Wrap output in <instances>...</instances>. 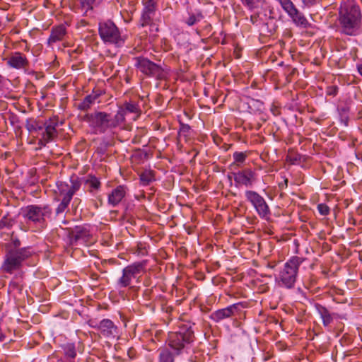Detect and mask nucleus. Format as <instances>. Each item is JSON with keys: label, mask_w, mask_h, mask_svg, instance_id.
<instances>
[{"label": "nucleus", "mask_w": 362, "mask_h": 362, "mask_svg": "<svg viewBox=\"0 0 362 362\" xmlns=\"http://www.w3.org/2000/svg\"><path fill=\"white\" fill-rule=\"evenodd\" d=\"M23 42L27 44V40H24Z\"/></svg>", "instance_id": "61"}, {"label": "nucleus", "mask_w": 362, "mask_h": 362, "mask_svg": "<svg viewBox=\"0 0 362 362\" xmlns=\"http://www.w3.org/2000/svg\"><path fill=\"white\" fill-rule=\"evenodd\" d=\"M250 155V151L239 152L235 151L233 154L234 161L230 164V168L233 169L239 168L245 162L246 158Z\"/></svg>", "instance_id": "25"}, {"label": "nucleus", "mask_w": 362, "mask_h": 362, "mask_svg": "<svg viewBox=\"0 0 362 362\" xmlns=\"http://www.w3.org/2000/svg\"><path fill=\"white\" fill-rule=\"evenodd\" d=\"M67 233L70 245H75L78 243L83 244L90 243L91 234L89 229L85 226H77L74 228H67Z\"/></svg>", "instance_id": "11"}, {"label": "nucleus", "mask_w": 362, "mask_h": 362, "mask_svg": "<svg viewBox=\"0 0 362 362\" xmlns=\"http://www.w3.org/2000/svg\"><path fill=\"white\" fill-rule=\"evenodd\" d=\"M135 66L139 70L148 77H153L158 80L165 78L163 69L157 64L144 57H136Z\"/></svg>", "instance_id": "8"}, {"label": "nucleus", "mask_w": 362, "mask_h": 362, "mask_svg": "<svg viewBox=\"0 0 362 362\" xmlns=\"http://www.w3.org/2000/svg\"><path fill=\"white\" fill-rule=\"evenodd\" d=\"M203 18L204 15L201 11H197V13H189L188 18L185 20V23L189 26H192L200 22Z\"/></svg>", "instance_id": "30"}, {"label": "nucleus", "mask_w": 362, "mask_h": 362, "mask_svg": "<svg viewBox=\"0 0 362 362\" xmlns=\"http://www.w3.org/2000/svg\"><path fill=\"white\" fill-rule=\"evenodd\" d=\"M164 309H165V311L169 313L173 310V308L171 306H166Z\"/></svg>", "instance_id": "52"}, {"label": "nucleus", "mask_w": 362, "mask_h": 362, "mask_svg": "<svg viewBox=\"0 0 362 362\" xmlns=\"http://www.w3.org/2000/svg\"><path fill=\"white\" fill-rule=\"evenodd\" d=\"M57 196L58 197V200L66 199L71 200L73 197L71 194L69 185L64 182H57Z\"/></svg>", "instance_id": "23"}, {"label": "nucleus", "mask_w": 362, "mask_h": 362, "mask_svg": "<svg viewBox=\"0 0 362 362\" xmlns=\"http://www.w3.org/2000/svg\"><path fill=\"white\" fill-rule=\"evenodd\" d=\"M83 120L88 123L96 134H105L107 130L115 129L124 124L122 111L116 112L114 116L105 112L95 111L86 114Z\"/></svg>", "instance_id": "1"}, {"label": "nucleus", "mask_w": 362, "mask_h": 362, "mask_svg": "<svg viewBox=\"0 0 362 362\" xmlns=\"http://www.w3.org/2000/svg\"><path fill=\"white\" fill-rule=\"evenodd\" d=\"M5 339V336L3 333L0 332V341H3Z\"/></svg>", "instance_id": "54"}, {"label": "nucleus", "mask_w": 362, "mask_h": 362, "mask_svg": "<svg viewBox=\"0 0 362 362\" xmlns=\"http://www.w3.org/2000/svg\"><path fill=\"white\" fill-rule=\"evenodd\" d=\"M319 0H302V4L305 7L310 8L315 5Z\"/></svg>", "instance_id": "44"}, {"label": "nucleus", "mask_w": 362, "mask_h": 362, "mask_svg": "<svg viewBox=\"0 0 362 362\" xmlns=\"http://www.w3.org/2000/svg\"><path fill=\"white\" fill-rule=\"evenodd\" d=\"M30 255V252L26 248L9 251L3 264L4 271L11 274L14 270L18 269L21 263Z\"/></svg>", "instance_id": "7"}, {"label": "nucleus", "mask_w": 362, "mask_h": 362, "mask_svg": "<svg viewBox=\"0 0 362 362\" xmlns=\"http://www.w3.org/2000/svg\"><path fill=\"white\" fill-rule=\"evenodd\" d=\"M197 33L201 36H212V25L207 21H204L202 25L197 29Z\"/></svg>", "instance_id": "31"}, {"label": "nucleus", "mask_w": 362, "mask_h": 362, "mask_svg": "<svg viewBox=\"0 0 362 362\" xmlns=\"http://www.w3.org/2000/svg\"><path fill=\"white\" fill-rule=\"evenodd\" d=\"M6 64L11 68L23 70L28 69L30 65V62L26 56L20 52L11 53L7 58Z\"/></svg>", "instance_id": "17"}, {"label": "nucleus", "mask_w": 362, "mask_h": 362, "mask_svg": "<svg viewBox=\"0 0 362 362\" xmlns=\"http://www.w3.org/2000/svg\"><path fill=\"white\" fill-rule=\"evenodd\" d=\"M4 77L0 74V90L4 86Z\"/></svg>", "instance_id": "51"}, {"label": "nucleus", "mask_w": 362, "mask_h": 362, "mask_svg": "<svg viewBox=\"0 0 362 362\" xmlns=\"http://www.w3.org/2000/svg\"><path fill=\"white\" fill-rule=\"evenodd\" d=\"M338 87L337 86H330L327 88V95L335 96L338 93Z\"/></svg>", "instance_id": "43"}, {"label": "nucleus", "mask_w": 362, "mask_h": 362, "mask_svg": "<svg viewBox=\"0 0 362 362\" xmlns=\"http://www.w3.org/2000/svg\"><path fill=\"white\" fill-rule=\"evenodd\" d=\"M340 33L348 36H356L360 33L362 14L358 6H346L341 8L338 18Z\"/></svg>", "instance_id": "3"}, {"label": "nucleus", "mask_w": 362, "mask_h": 362, "mask_svg": "<svg viewBox=\"0 0 362 362\" xmlns=\"http://www.w3.org/2000/svg\"><path fill=\"white\" fill-rule=\"evenodd\" d=\"M245 196L246 200L253 206L261 218H267L270 216L269 206L260 194L255 191L247 190L245 192Z\"/></svg>", "instance_id": "10"}, {"label": "nucleus", "mask_w": 362, "mask_h": 362, "mask_svg": "<svg viewBox=\"0 0 362 362\" xmlns=\"http://www.w3.org/2000/svg\"><path fill=\"white\" fill-rule=\"evenodd\" d=\"M24 50H25V51H26V52H29V50H30V47H29L28 45H26V46H25V47Z\"/></svg>", "instance_id": "57"}, {"label": "nucleus", "mask_w": 362, "mask_h": 362, "mask_svg": "<svg viewBox=\"0 0 362 362\" xmlns=\"http://www.w3.org/2000/svg\"><path fill=\"white\" fill-rule=\"evenodd\" d=\"M106 65L110 66V68H112V66H113L112 64H106Z\"/></svg>", "instance_id": "59"}, {"label": "nucleus", "mask_w": 362, "mask_h": 362, "mask_svg": "<svg viewBox=\"0 0 362 362\" xmlns=\"http://www.w3.org/2000/svg\"><path fill=\"white\" fill-rule=\"evenodd\" d=\"M146 261L136 262L124 267L122 275L118 279L117 284L121 288H126L131 284L132 279L145 271Z\"/></svg>", "instance_id": "9"}, {"label": "nucleus", "mask_w": 362, "mask_h": 362, "mask_svg": "<svg viewBox=\"0 0 362 362\" xmlns=\"http://www.w3.org/2000/svg\"><path fill=\"white\" fill-rule=\"evenodd\" d=\"M250 21L253 24V25H259L262 23V18H260L259 16V13H255L252 15L250 16Z\"/></svg>", "instance_id": "42"}, {"label": "nucleus", "mask_w": 362, "mask_h": 362, "mask_svg": "<svg viewBox=\"0 0 362 362\" xmlns=\"http://www.w3.org/2000/svg\"><path fill=\"white\" fill-rule=\"evenodd\" d=\"M282 9L288 14H291L292 11L296 8V6L291 0H277Z\"/></svg>", "instance_id": "32"}, {"label": "nucleus", "mask_w": 362, "mask_h": 362, "mask_svg": "<svg viewBox=\"0 0 362 362\" xmlns=\"http://www.w3.org/2000/svg\"><path fill=\"white\" fill-rule=\"evenodd\" d=\"M10 286L13 287V288H17L18 287V284L16 282H11Z\"/></svg>", "instance_id": "53"}, {"label": "nucleus", "mask_w": 362, "mask_h": 362, "mask_svg": "<svg viewBox=\"0 0 362 362\" xmlns=\"http://www.w3.org/2000/svg\"><path fill=\"white\" fill-rule=\"evenodd\" d=\"M13 220L7 217L6 216H4L0 220V230H2L5 228H10L13 225Z\"/></svg>", "instance_id": "38"}, {"label": "nucleus", "mask_w": 362, "mask_h": 362, "mask_svg": "<svg viewBox=\"0 0 362 362\" xmlns=\"http://www.w3.org/2000/svg\"><path fill=\"white\" fill-rule=\"evenodd\" d=\"M57 126L58 119L56 117L50 118L45 123V130L42 133V137L38 141V144L40 146H45L57 137Z\"/></svg>", "instance_id": "13"}, {"label": "nucleus", "mask_w": 362, "mask_h": 362, "mask_svg": "<svg viewBox=\"0 0 362 362\" xmlns=\"http://www.w3.org/2000/svg\"><path fill=\"white\" fill-rule=\"evenodd\" d=\"M127 354L130 358L133 359L136 357V351L134 348H130L127 351Z\"/></svg>", "instance_id": "46"}, {"label": "nucleus", "mask_w": 362, "mask_h": 362, "mask_svg": "<svg viewBox=\"0 0 362 362\" xmlns=\"http://www.w3.org/2000/svg\"><path fill=\"white\" fill-rule=\"evenodd\" d=\"M196 352H194V354H195ZM202 354H199V356L197 355H192L190 356V361L193 362H202Z\"/></svg>", "instance_id": "45"}, {"label": "nucleus", "mask_w": 362, "mask_h": 362, "mask_svg": "<svg viewBox=\"0 0 362 362\" xmlns=\"http://www.w3.org/2000/svg\"><path fill=\"white\" fill-rule=\"evenodd\" d=\"M90 325L105 338L114 339L118 337L119 328L110 319H103L99 323L90 322Z\"/></svg>", "instance_id": "12"}, {"label": "nucleus", "mask_w": 362, "mask_h": 362, "mask_svg": "<svg viewBox=\"0 0 362 362\" xmlns=\"http://www.w3.org/2000/svg\"><path fill=\"white\" fill-rule=\"evenodd\" d=\"M142 3L144 8L140 22L141 25L144 27L151 23L157 9L158 0H142Z\"/></svg>", "instance_id": "16"}, {"label": "nucleus", "mask_w": 362, "mask_h": 362, "mask_svg": "<svg viewBox=\"0 0 362 362\" xmlns=\"http://www.w3.org/2000/svg\"><path fill=\"white\" fill-rule=\"evenodd\" d=\"M358 71L359 74L362 76V64L358 66Z\"/></svg>", "instance_id": "56"}, {"label": "nucleus", "mask_w": 362, "mask_h": 362, "mask_svg": "<svg viewBox=\"0 0 362 362\" xmlns=\"http://www.w3.org/2000/svg\"><path fill=\"white\" fill-rule=\"evenodd\" d=\"M235 186L246 187H252L256 180V173L251 168H245L236 173H233Z\"/></svg>", "instance_id": "15"}, {"label": "nucleus", "mask_w": 362, "mask_h": 362, "mask_svg": "<svg viewBox=\"0 0 362 362\" xmlns=\"http://www.w3.org/2000/svg\"><path fill=\"white\" fill-rule=\"evenodd\" d=\"M305 259L298 256L291 257L279 271L277 282L280 286L293 288L297 280L298 269Z\"/></svg>", "instance_id": "5"}, {"label": "nucleus", "mask_w": 362, "mask_h": 362, "mask_svg": "<svg viewBox=\"0 0 362 362\" xmlns=\"http://www.w3.org/2000/svg\"><path fill=\"white\" fill-rule=\"evenodd\" d=\"M82 181L88 187V191L90 193L99 191L101 187L100 180L93 175L88 174L82 178Z\"/></svg>", "instance_id": "22"}, {"label": "nucleus", "mask_w": 362, "mask_h": 362, "mask_svg": "<svg viewBox=\"0 0 362 362\" xmlns=\"http://www.w3.org/2000/svg\"><path fill=\"white\" fill-rule=\"evenodd\" d=\"M63 349L66 356L74 358L76 356L75 346L73 344H67L64 346Z\"/></svg>", "instance_id": "36"}, {"label": "nucleus", "mask_w": 362, "mask_h": 362, "mask_svg": "<svg viewBox=\"0 0 362 362\" xmlns=\"http://www.w3.org/2000/svg\"><path fill=\"white\" fill-rule=\"evenodd\" d=\"M359 259H360V261H361V262H362V254H360Z\"/></svg>", "instance_id": "58"}, {"label": "nucleus", "mask_w": 362, "mask_h": 362, "mask_svg": "<svg viewBox=\"0 0 362 362\" xmlns=\"http://www.w3.org/2000/svg\"><path fill=\"white\" fill-rule=\"evenodd\" d=\"M128 192L127 187L124 185H118L114 188L108 194L107 202L110 205L115 207L122 202L126 197Z\"/></svg>", "instance_id": "20"}, {"label": "nucleus", "mask_w": 362, "mask_h": 362, "mask_svg": "<svg viewBox=\"0 0 362 362\" xmlns=\"http://www.w3.org/2000/svg\"><path fill=\"white\" fill-rule=\"evenodd\" d=\"M317 210L319 213L322 216H327L330 212L329 207L326 204H319L317 205Z\"/></svg>", "instance_id": "39"}, {"label": "nucleus", "mask_w": 362, "mask_h": 362, "mask_svg": "<svg viewBox=\"0 0 362 362\" xmlns=\"http://www.w3.org/2000/svg\"><path fill=\"white\" fill-rule=\"evenodd\" d=\"M52 214L49 204H29L21 209L20 215L25 223L34 228L35 231H42L47 226V218Z\"/></svg>", "instance_id": "2"}, {"label": "nucleus", "mask_w": 362, "mask_h": 362, "mask_svg": "<svg viewBox=\"0 0 362 362\" xmlns=\"http://www.w3.org/2000/svg\"><path fill=\"white\" fill-rule=\"evenodd\" d=\"M67 35L66 26L64 24L53 26L51 29L50 35L47 40V45L49 47L54 44L65 40Z\"/></svg>", "instance_id": "19"}, {"label": "nucleus", "mask_w": 362, "mask_h": 362, "mask_svg": "<svg viewBox=\"0 0 362 362\" xmlns=\"http://www.w3.org/2000/svg\"><path fill=\"white\" fill-rule=\"evenodd\" d=\"M105 94V91L100 88H94L90 95L95 98L97 103H100V97Z\"/></svg>", "instance_id": "40"}, {"label": "nucleus", "mask_w": 362, "mask_h": 362, "mask_svg": "<svg viewBox=\"0 0 362 362\" xmlns=\"http://www.w3.org/2000/svg\"><path fill=\"white\" fill-rule=\"evenodd\" d=\"M13 243H14L15 247L20 246V241L18 240H15Z\"/></svg>", "instance_id": "55"}, {"label": "nucleus", "mask_w": 362, "mask_h": 362, "mask_svg": "<svg viewBox=\"0 0 362 362\" xmlns=\"http://www.w3.org/2000/svg\"><path fill=\"white\" fill-rule=\"evenodd\" d=\"M288 16L291 18L293 23L298 27L302 28H308L310 27V23L305 16L297 8L292 11Z\"/></svg>", "instance_id": "21"}, {"label": "nucleus", "mask_w": 362, "mask_h": 362, "mask_svg": "<svg viewBox=\"0 0 362 362\" xmlns=\"http://www.w3.org/2000/svg\"><path fill=\"white\" fill-rule=\"evenodd\" d=\"M271 111L272 112L273 115L275 116H277L280 115V110L278 107L274 106L272 107Z\"/></svg>", "instance_id": "49"}, {"label": "nucleus", "mask_w": 362, "mask_h": 362, "mask_svg": "<svg viewBox=\"0 0 362 362\" xmlns=\"http://www.w3.org/2000/svg\"><path fill=\"white\" fill-rule=\"evenodd\" d=\"M190 322L181 323L178 330L168 333L167 344L174 355H181L186 351L190 344L194 341L195 336Z\"/></svg>", "instance_id": "4"}, {"label": "nucleus", "mask_w": 362, "mask_h": 362, "mask_svg": "<svg viewBox=\"0 0 362 362\" xmlns=\"http://www.w3.org/2000/svg\"><path fill=\"white\" fill-rule=\"evenodd\" d=\"M122 111L123 113L124 122H125V115L127 112L134 113L139 115L141 112L139 105L133 101L125 102L122 105L119 106L117 112Z\"/></svg>", "instance_id": "24"}, {"label": "nucleus", "mask_w": 362, "mask_h": 362, "mask_svg": "<svg viewBox=\"0 0 362 362\" xmlns=\"http://www.w3.org/2000/svg\"><path fill=\"white\" fill-rule=\"evenodd\" d=\"M98 31L100 38L106 43L121 45L124 42L119 28L111 21L100 23Z\"/></svg>", "instance_id": "6"}, {"label": "nucleus", "mask_w": 362, "mask_h": 362, "mask_svg": "<svg viewBox=\"0 0 362 362\" xmlns=\"http://www.w3.org/2000/svg\"><path fill=\"white\" fill-rule=\"evenodd\" d=\"M242 4L250 10L258 8L262 4V0H240Z\"/></svg>", "instance_id": "35"}, {"label": "nucleus", "mask_w": 362, "mask_h": 362, "mask_svg": "<svg viewBox=\"0 0 362 362\" xmlns=\"http://www.w3.org/2000/svg\"><path fill=\"white\" fill-rule=\"evenodd\" d=\"M97 0H81V11L86 16L93 15V4Z\"/></svg>", "instance_id": "29"}, {"label": "nucleus", "mask_w": 362, "mask_h": 362, "mask_svg": "<svg viewBox=\"0 0 362 362\" xmlns=\"http://www.w3.org/2000/svg\"><path fill=\"white\" fill-rule=\"evenodd\" d=\"M174 351L167 347L159 349V362H174Z\"/></svg>", "instance_id": "27"}, {"label": "nucleus", "mask_w": 362, "mask_h": 362, "mask_svg": "<svg viewBox=\"0 0 362 362\" xmlns=\"http://www.w3.org/2000/svg\"><path fill=\"white\" fill-rule=\"evenodd\" d=\"M95 103H97V101L89 94L77 104V108L81 111H88Z\"/></svg>", "instance_id": "26"}, {"label": "nucleus", "mask_w": 362, "mask_h": 362, "mask_svg": "<svg viewBox=\"0 0 362 362\" xmlns=\"http://www.w3.org/2000/svg\"><path fill=\"white\" fill-rule=\"evenodd\" d=\"M82 183V178L79 179L77 177L71 178V185H69V189L72 197L77 191L79 190Z\"/></svg>", "instance_id": "33"}, {"label": "nucleus", "mask_w": 362, "mask_h": 362, "mask_svg": "<svg viewBox=\"0 0 362 362\" xmlns=\"http://www.w3.org/2000/svg\"><path fill=\"white\" fill-rule=\"evenodd\" d=\"M241 307H243V303H234L225 308L213 312L210 315V318L216 322H219L224 319L238 315L241 311Z\"/></svg>", "instance_id": "14"}, {"label": "nucleus", "mask_w": 362, "mask_h": 362, "mask_svg": "<svg viewBox=\"0 0 362 362\" xmlns=\"http://www.w3.org/2000/svg\"><path fill=\"white\" fill-rule=\"evenodd\" d=\"M253 102L257 104V107H258L259 110H262V108L263 107V103L262 102H261L259 100H253Z\"/></svg>", "instance_id": "50"}, {"label": "nucleus", "mask_w": 362, "mask_h": 362, "mask_svg": "<svg viewBox=\"0 0 362 362\" xmlns=\"http://www.w3.org/2000/svg\"><path fill=\"white\" fill-rule=\"evenodd\" d=\"M71 201V200L61 199V202L59 203V204L58 205L55 210L56 214L59 215L61 214H63L67 209Z\"/></svg>", "instance_id": "37"}, {"label": "nucleus", "mask_w": 362, "mask_h": 362, "mask_svg": "<svg viewBox=\"0 0 362 362\" xmlns=\"http://www.w3.org/2000/svg\"><path fill=\"white\" fill-rule=\"evenodd\" d=\"M190 127L188 124L181 123L180 127L179 130L180 136L183 135L184 136H187L188 133L189 132Z\"/></svg>", "instance_id": "41"}, {"label": "nucleus", "mask_w": 362, "mask_h": 362, "mask_svg": "<svg viewBox=\"0 0 362 362\" xmlns=\"http://www.w3.org/2000/svg\"><path fill=\"white\" fill-rule=\"evenodd\" d=\"M126 81L128 83L129 81V78L128 77L126 78Z\"/></svg>", "instance_id": "60"}, {"label": "nucleus", "mask_w": 362, "mask_h": 362, "mask_svg": "<svg viewBox=\"0 0 362 362\" xmlns=\"http://www.w3.org/2000/svg\"><path fill=\"white\" fill-rule=\"evenodd\" d=\"M315 310L320 316L324 327H329L335 319L340 318V315L335 313H331L325 306L320 304L315 303Z\"/></svg>", "instance_id": "18"}, {"label": "nucleus", "mask_w": 362, "mask_h": 362, "mask_svg": "<svg viewBox=\"0 0 362 362\" xmlns=\"http://www.w3.org/2000/svg\"><path fill=\"white\" fill-rule=\"evenodd\" d=\"M279 187L281 189H286L288 187V179L284 177V181L279 184Z\"/></svg>", "instance_id": "48"}, {"label": "nucleus", "mask_w": 362, "mask_h": 362, "mask_svg": "<svg viewBox=\"0 0 362 362\" xmlns=\"http://www.w3.org/2000/svg\"><path fill=\"white\" fill-rule=\"evenodd\" d=\"M139 179L143 185L147 186L156 180L155 173L151 170H146L141 173Z\"/></svg>", "instance_id": "28"}, {"label": "nucleus", "mask_w": 362, "mask_h": 362, "mask_svg": "<svg viewBox=\"0 0 362 362\" xmlns=\"http://www.w3.org/2000/svg\"><path fill=\"white\" fill-rule=\"evenodd\" d=\"M151 293H152V290L149 289V288H146L144 290L143 295H144V297L146 300H149V299H151Z\"/></svg>", "instance_id": "47"}, {"label": "nucleus", "mask_w": 362, "mask_h": 362, "mask_svg": "<svg viewBox=\"0 0 362 362\" xmlns=\"http://www.w3.org/2000/svg\"><path fill=\"white\" fill-rule=\"evenodd\" d=\"M26 128L30 132H37L45 129V124H42L37 121H31L26 124Z\"/></svg>", "instance_id": "34"}]
</instances>
